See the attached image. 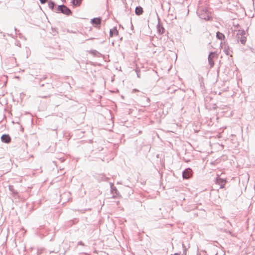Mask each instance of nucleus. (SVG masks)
<instances>
[{"label": "nucleus", "instance_id": "4", "mask_svg": "<svg viewBox=\"0 0 255 255\" xmlns=\"http://www.w3.org/2000/svg\"><path fill=\"white\" fill-rule=\"evenodd\" d=\"M215 55V52H211L210 53V54H209V55L208 56V57L209 64L210 65L211 67H213L214 65V61H213V58H214Z\"/></svg>", "mask_w": 255, "mask_h": 255}, {"label": "nucleus", "instance_id": "18", "mask_svg": "<svg viewBox=\"0 0 255 255\" xmlns=\"http://www.w3.org/2000/svg\"><path fill=\"white\" fill-rule=\"evenodd\" d=\"M9 190L10 191H11L13 193V194H17V192L16 191H15V190L13 189V187L12 186H11V185L9 186Z\"/></svg>", "mask_w": 255, "mask_h": 255}, {"label": "nucleus", "instance_id": "3", "mask_svg": "<svg viewBox=\"0 0 255 255\" xmlns=\"http://www.w3.org/2000/svg\"><path fill=\"white\" fill-rule=\"evenodd\" d=\"M192 175V170L190 168H187L182 172V176L184 179H189Z\"/></svg>", "mask_w": 255, "mask_h": 255}, {"label": "nucleus", "instance_id": "10", "mask_svg": "<svg viewBox=\"0 0 255 255\" xmlns=\"http://www.w3.org/2000/svg\"><path fill=\"white\" fill-rule=\"evenodd\" d=\"M119 34V32L117 29L116 27H114L113 29H110V36L113 37L114 35H118Z\"/></svg>", "mask_w": 255, "mask_h": 255}, {"label": "nucleus", "instance_id": "19", "mask_svg": "<svg viewBox=\"0 0 255 255\" xmlns=\"http://www.w3.org/2000/svg\"><path fill=\"white\" fill-rule=\"evenodd\" d=\"M183 248H184V252L182 255H186V249L185 248L184 245H182Z\"/></svg>", "mask_w": 255, "mask_h": 255}, {"label": "nucleus", "instance_id": "14", "mask_svg": "<svg viewBox=\"0 0 255 255\" xmlns=\"http://www.w3.org/2000/svg\"><path fill=\"white\" fill-rule=\"evenodd\" d=\"M55 6V3L52 1H49L48 2V6L52 10H54L55 11V10H54V7Z\"/></svg>", "mask_w": 255, "mask_h": 255}, {"label": "nucleus", "instance_id": "23", "mask_svg": "<svg viewBox=\"0 0 255 255\" xmlns=\"http://www.w3.org/2000/svg\"><path fill=\"white\" fill-rule=\"evenodd\" d=\"M48 97V96H43V98H47V97Z\"/></svg>", "mask_w": 255, "mask_h": 255}, {"label": "nucleus", "instance_id": "5", "mask_svg": "<svg viewBox=\"0 0 255 255\" xmlns=\"http://www.w3.org/2000/svg\"><path fill=\"white\" fill-rule=\"evenodd\" d=\"M226 182V181L225 179H223L222 178H221L219 177H218L215 181V183L217 184H219L221 188H223L225 185V183Z\"/></svg>", "mask_w": 255, "mask_h": 255}, {"label": "nucleus", "instance_id": "22", "mask_svg": "<svg viewBox=\"0 0 255 255\" xmlns=\"http://www.w3.org/2000/svg\"><path fill=\"white\" fill-rule=\"evenodd\" d=\"M146 100L147 101L148 104L149 102V101H150L149 99L148 98H146Z\"/></svg>", "mask_w": 255, "mask_h": 255}, {"label": "nucleus", "instance_id": "25", "mask_svg": "<svg viewBox=\"0 0 255 255\" xmlns=\"http://www.w3.org/2000/svg\"><path fill=\"white\" fill-rule=\"evenodd\" d=\"M137 77H139V74H137Z\"/></svg>", "mask_w": 255, "mask_h": 255}, {"label": "nucleus", "instance_id": "16", "mask_svg": "<svg viewBox=\"0 0 255 255\" xmlns=\"http://www.w3.org/2000/svg\"><path fill=\"white\" fill-rule=\"evenodd\" d=\"M200 17L201 19H205L206 20H208L210 19V16L209 15H205L204 14H202L200 15Z\"/></svg>", "mask_w": 255, "mask_h": 255}, {"label": "nucleus", "instance_id": "20", "mask_svg": "<svg viewBox=\"0 0 255 255\" xmlns=\"http://www.w3.org/2000/svg\"><path fill=\"white\" fill-rule=\"evenodd\" d=\"M39 1L41 4H44L46 2L47 0H39Z\"/></svg>", "mask_w": 255, "mask_h": 255}, {"label": "nucleus", "instance_id": "9", "mask_svg": "<svg viewBox=\"0 0 255 255\" xmlns=\"http://www.w3.org/2000/svg\"><path fill=\"white\" fill-rule=\"evenodd\" d=\"M111 192L113 193V198H115L118 195V190L113 183L111 184Z\"/></svg>", "mask_w": 255, "mask_h": 255}, {"label": "nucleus", "instance_id": "7", "mask_svg": "<svg viewBox=\"0 0 255 255\" xmlns=\"http://www.w3.org/2000/svg\"><path fill=\"white\" fill-rule=\"evenodd\" d=\"M91 22L95 26L100 25L101 23V19L100 17H96L91 19Z\"/></svg>", "mask_w": 255, "mask_h": 255}, {"label": "nucleus", "instance_id": "11", "mask_svg": "<svg viewBox=\"0 0 255 255\" xmlns=\"http://www.w3.org/2000/svg\"><path fill=\"white\" fill-rule=\"evenodd\" d=\"M135 13L136 15H139L143 13V9L141 6H137L135 9Z\"/></svg>", "mask_w": 255, "mask_h": 255}, {"label": "nucleus", "instance_id": "6", "mask_svg": "<svg viewBox=\"0 0 255 255\" xmlns=\"http://www.w3.org/2000/svg\"><path fill=\"white\" fill-rule=\"evenodd\" d=\"M1 140L4 143H8L10 141V137L8 134H3L1 136Z\"/></svg>", "mask_w": 255, "mask_h": 255}, {"label": "nucleus", "instance_id": "12", "mask_svg": "<svg viewBox=\"0 0 255 255\" xmlns=\"http://www.w3.org/2000/svg\"><path fill=\"white\" fill-rule=\"evenodd\" d=\"M216 37L220 40L224 39L225 38V35L221 32L218 31L216 33Z\"/></svg>", "mask_w": 255, "mask_h": 255}, {"label": "nucleus", "instance_id": "2", "mask_svg": "<svg viewBox=\"0 0 255 255\" xmlns=\"http://www.w3.org/2000/svg\"><path fill=\"white\" fill-rule=\"evenodd\" d=\"M245 30H239L238 33L237 34L238 40H240V41L243 44H245L247 40L246 37L245 36Z\"/></svg>", "mask_w": 255, "mask_h": 255}, {"label": "nucleus", "instance_id": "8", "mask_svg": "<svg viewBox=\"0 0 255 255\" xmlns=\"http://www.w3.org/2000/svg\"><path fill=\"white\" fill-rule=\"evenodd\" d=\"M157 30L158 33L159 34H163L164 31V27L160 24L159 22H158V24L157 25Z\"/></svg>", "mask_w": 255, "mask_h": 255}, {"label": "nucleus", "instance_id": "21", "mask_svg": "<svg viewBox=\"0 0 255 255\" xmlns=\"http://www.w3.org/2000/svg\"><path fill=\"white\" fill-rule=\"evenodd\" d=\"M78 245H81V246H85L84 244L82 242V241H80L78 243Z\"/></svg>", "mask_w": 255, "mask_h": 255}, {"label": "nucleus", "instance_id": "13", "mask_svg": "<svg viewBox=\"0 0 255 255\" xmlns=\"http://www.w3.org/2000/svg\"><path fill=\"white\" fill-rule=\"evenodd\" d=\"M82 0H72V3L74 6H79L81 3Z\"/></svg>", "mask_w": 255, "mask_h": 255}, {"label": "nucleus", "instance_id": "24", "mask_svg": "<svg viewBox=\"0 0 255 255\" xmlns=\"http://www.w3.org/2000/svg\"><path fill=\"white\" fill-rule=\"evenodd\" d=\"M14 30L15 31H17V29L16 28H14Z\"/></svg>", "mask_w": 255, "mask_h": 255}, {"label": "nucleus", "instance_id": "17", "mask_svg": "<svg viewBox=\"0 0 255 255\" xmlns=\"http://www.w3.org/2000/svg\"><path fill=\"white\" fill-rule=\"evenodd\" d=\"M92 55L99 56L101 54L96 50H91L90 52Z\"/></svg>", "mask_w": 255, "mask_h": 255}, {"label": "nucleus", "instance_id": "15", "mask_svg": "<svg viewBox=\"0 0 255 255\" xmlns=\"http://www.w3.org/2000/svg\"><path fill=\"white\" fill-rule=\"evenodd\" d=\"M70 194V193L68 192L64 193L62 195H61V200H64V202H66V200L64 199V198L66 196L69 197Z\"/></svg>", "mask_w": 255, "mask_h": 255}, {"label": "nucleus", "instance_id": "1", "mask_svg": "<svg viewBox=\"0 0 255 255\" xmlns=\"http://www.w3.org/2000/svg\"><path fill=\"white\" fill-rule=\"evenodd\" d=\"M60 12L63 14L69 15L71 14V10L64 4L59 5L55 9V12Z\"/></svg>", "mask_w": 255, "mask_h": 255}]
</instances>
